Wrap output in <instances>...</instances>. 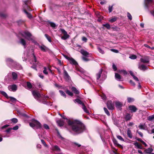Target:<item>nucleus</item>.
<instances>
[{
  "instance_id": "72a5a7b5",
  "label": "nucleus",
  "mask_w": 154,
  "mask_h": 154,
  "mask_svg": "<svg viewBox=\"0 0 154 154\" xmlns=\"http://www.w3.org/2000/svg\"><path fill=\"white\" fill-rule=\"evenodd\" d=\"M153 151L152 149L151 148H149L146 149L145 151L146 152L148 153H149Z\"/></svg>"
},
{
  "instance_id": "ddd939ff",
  "label": "nucleus",
  "mask_w": 154,
  "mask_h": 154,
  "mask_svg": "<svg viewBox=\"0 0 154 154\" xmlns=\"http://www.w3.org/2000/svg\"><path fill=\"white\" fill-rule=\"evenodd\" d=\"M138 68L141 70L145 71L148 69V67L143 64H139L138 65Z\"/></svg>"
},
{
  "instance_id": "4be33fe9",
  "label": "nucleus",
  "mask_w": 154,
  "mask_h": 154,
  "mask_svg": "<svg viewBox=\"0 0 154 154\" xmlns=\"http://www.w3.org/2000/svg\"><path fill=\"white\" fill-rule=\"evenodd\" d=\"M127 134L128 137L131 139L132 137V135L131 133V130L129 129H128L127 130Z\"/></svg>"
},
{
  "instance_id": "39448f33",
  "label": "nucleus",
  "mask_w": 154,
  "mask_h": 154,
  "mask_svg": "<svg viewBox=\"0 0 154 154\" xmlns=\"http://www.w3.org/2000/svg\"><path fill=\"white\" fill-rule=\"evenodd\" d=\"M23 2L25 5V6L24 7V10L25 9L26 10H27L29 11H31L30 8L28 6V5L30 4L31 3L29 0L25 1Z\"/></svg>"
},
{
  "instance_id": "a878e982",
  "label": "nucleus",
  "mask_w": 154,
  "mask_h": 154,
  "mask_svg": "<svg viewBox=\"0 0 154 154\" xmlns=\"http://www.w3.org/2000/svg\"><path fill=\"white\" fill-rule=\"evenodd\" d=\"M72 90L75 94H78L79 93V91L77 90V89L74 87H72L71 88Z\"/></svg>"
},
{
  "instance_id": "c756f323",
  "label": "nucleus",
  "mask_w": 154,
  "mask_h": 154,
  "mask_svg": "<svg viewBox=\"0 0 154 154\" xmlns=\"http://www.w3.org/2000/svg\"><path fill=\"white\" fill-rule=\"evenodd\" d=\"M131 118V116L129 114H127L125 117V120L127 121L129 120Z\"/></svg>"
},
{
  "instance_id": "aec40b11",
  "label": "nucleus",
  "mask_w": 154,
  "mask_h": 154,
  "mask_svg": "<svg viewBox=\"0 0 154 154\" xmlns=\"http://www.w3.org/2000/svg\"><path fill=\"white\" fill-rule=\"evenodd\" d=\"M12 79L14 80H16L17 79V73L14 72H12Z\"/></svg>"
},
{
  "instance_id": "e433bc0d",
  "label": "nucleus",
  "mask_w": 154,
  "mask_h": 154,
  "mask_svg": "<svg viewBox=\"0 0 154 154\" xmlns=\"http://www.w3.org/2000/svg\"><path fill=\"white\" fill-rule=\"evenodd\" d=\"M117 20V17H113L112 19H110V20H109V21L111 23H113L114 22H115V21H116Z\"/></svg>"
},
{
  "instance_id": "a18cd8bd",
  "label": "nucleus",
  "mask_w": 154,
  "mask_h": 154,
  "mask_svg": "<svg viewBox=\"0 0 154 154\" xmlns=\"http://www.w3.org/2000/svg\"><path fill=\"white\" fill-rule=\"evenodd\" d=\"M117 137L118 139H119V140H120L121 141H124V139L121 136L117 135Z\"/></svg>"
},
{
  "instance_id": "7ed1b4c3",
  "label": "nucleus",
  "mask_w": 154,
  "mask_h": 154,
  "mask_svg": "<svg viewBox=\"0 0 154 154\" xmlns=\"http://www.w3.org/2000/svg\"><path fill=\"white\" fill-rule=\"evenodd\" d=\"M75 103H77L78 104L82 105V108L85 112L89 115L90 113L87 110L86 107L85 106L84 104L79 99H76L74 100Z\"/></svg>"
},
{
  "instance_id": "e2e57ef3",
  "label": "nucleus",
  "mask_w": 154,
  "mask_h": 154,
  "mask_svg": "<svg viewBox=\"0 0 154 154\" xmlns=\"http://www.w3.org/2000/svg\"><path fill=\"white\" fill-rule=\"evenodd\" d=\"M60 30L62 33H63L64 34L67 33L66 32L64 29H60Z\"/></svg>"
},
{
  "instance_id": "f8f14e48",
  "label": "nucleus",
  "mask_w": 154,
  "mask_h": 154,
  "mask_svg": "<svg viewBox=\"0 0 154 154\" xmlns=\"http://www.w3.org/2000/svg\"><path fill=\"white\" fill-rule=\"evenodd\" d=\"M129 110L132 112H135L137 110V108L134 105H130L128 107Z\"/></svg>"
},
{
  "instance_id": "f257e3e1",
  "label": "nucleus",
  "mask_w": 154,
  "mask_h": 154,
  "mask_svg": "<svg viewBox=\"0 0 154 154\" xmlns=\"http://www.w3.org/2000/svg\"><path fill=\"white\" fill-rule=\"evenodd\" d=\"M67 122L72 131L77 134L82 133L85 129L84 125L78 120H69Z\"/></svg>"
},
{
  "instance_id": "c03bdc74",
  "label": "nucleus",
  "mask_w": 154,
  "mask_h": 154,
  "mask_svg": "<svg viewBox=\"0 0 154 154\" xmlns=\"http://www.w3.org/2000/svg\"><path fill=\"white\" fill-rule=\"evenodd\" d=\"M59 92L60 93V94L61 95H62L63 97H66V94H65V93L63 91H62V90H60Z\"/></svg>"
},
{
  "instance_id": "20e7f679",
  "label": "nucleus",
  "mask_w": 154,
  "mask_h": 154,
  "mask_svg": "<svg viewBox=\"0 0 154 154\" xmlns=\"http://www.w3.org/2000/svg\"><path fill=\"white\" fill-rule=\"evenodd\" d=\"M21 34L24 37L29 41L32 40L31 38V34L28 31L23 32L21 33Z\"/></svg>"
},
{
  "instance_id": "a19ab883",
  "label": "nucleus",
  "mask_w": 154,
  "mask_h": 154,
  "mask_svg": "<svg viewBox=\"0 0 154 154\" xmlns=\"http://www.w3.org/2000/svg\"><path fill=\"white\" fill-rule=\"evenodd\" d=\"M27 87L29 89H31L32 87V85L31 83L29 82H27Z\"/></svg>"
},
{
  "instance_id": "680f3d73",
  "label": "nucleus",
  "mask_w": 154,
  "mask_h": 154,
  "mask_svg": "<svg viewBox=\"0 0 154 154\" xmlns=\"http://www.w3.org/2000/svg\"><path fill=\"white\" fill-rule=\"evenodd\" d=\"M110 50L116 53H118L119 52V51L116 49H110Z\"/></svg>"
},
{
  "instance_id": "f03ea898",
  "label": "nucleus",
  "mask_w": 154,
  "mask_h": 154,
  "mask_svg": "<svg viewBox=\"0 0 154 154\" xmlns=\"http://www.w3.org/2000/svg\"><path fill=\"white\" fill-rule=\"evenodd\" d=\"M6 62L8 65L10 67H13L17 69H22V67L20 64L14 61L10 58H7Z\"/></svg>"
},
{
  "instance_id": "49530a36",
  "label": "nucleus",
  "mask_w": 154,
  "mask_h": 154,
  "mask_svg": "<svg viewBox=\"0 0 154 154\" xmlns=\"http://www.w3.org/2000/svg\"><path fill=\"white\" fill-rule=\"evenodd\" d=\"M66 93L70 96H72L73 95V93L69 90L66 91Z\"/></svg>"
},
{
  "instance_id": "423d86ee",
  "label": "nucleus",
  "mask_w": 154,
  "mask_h": 154,
  "mask_svg": "<svg viewBox=\"0 0 154 154\" xmlns=\"http://www.w3.org/2000/svg\"><path fill=\"white\" fill-rule=\"evenodd\" d=\"M8 88L9 91L15 92L17 90V86L15 84L10 85L8 86Z\"/></svg>"
},
{
  "instance_id": "412c9836",
  "label": "nucleus",
  "mask_w": 154,
  "mask_h": 154,
  "mask_svg": "<svg viewBox=\"0 0 154 154\" xmlns=\"http://www.w3.org/2000/svg\"><path fill=\"white\" fill-rule=\"evenodd\" d=\"M52 149L53 150L57 151H60V149L59 147L56 145L53 146Z\"/></svg>"
},
{
  "instance_id": "09e8293b",
  "label": "nucleus",
  "mask_w": 154,
  "mask_h": 154,
  "mask_svg": "<svg viewBox=\"0 0 154 154\" xmlns=\"http://www.w3.org/2000/svg\"><path fill=\"white\" fill-rule=\"evenodd\" d=\"M129 57L132 59H135L137 58V56L135 55H132L130 56Z\"/></svg>"
},
{
  "instance_id": "4d7b16f0",
  "label": "nucleus",
  "mask_w": 154,
  "mask_h": 154,
  "mask_svg": "<svg viewBox=\"0 0 154 154\" xmlns=\"http://www.w3.org/2000/svg\"><path fill=\"white\" fill-rule=\"evenodd\" d=\"M41 141L42 142V143L45 146H47V144H46V143L44 141V140H43L42 139L41 140Z\"/></svg>"
},
{
  "instance_id": "f704fd0d",
  "label": "nucleus",
  "mask_w": 154,
  "mask_h": 154,
  "mask_svg": "<svg viewBox=\"0 0 154 154\" xmlns=\"http://www.w3.org/2000/svg\"><path fill=\"white\" fill-rule=\"evenodd\" d=\"M0 93L1 94H2V95H3L6 98H8L9 97H8L7 94L5 92L3 91H1L0 92Z\"/></svg>"
},
{
  "instance_id": "0e129e2a",
  "label": "nucleus",
  "mask_w": 154,
  "mask_h": 154,
  "mask_svg": "<svg viewBox=\"0 0 154 154\" xmlns=\"http://www.w3.org/2000/svg\"><path fill=\"white\" fill-rule=\"evenodd\" d=\"M137 132L139 134L141 137H143V134L141 132L138 131V130H137Z\"/></svg>"
},
{
  "instance_id": "a211bd4d",
  "label": "nucleus",
  "mask_w": 154,
  "mask_h": 154,
  "mask_svg": "<svg viewBox=\"0 0 154 154\" xmlns=\"http://www.w3.org/2000/svg\"><path fill=\"white\" fill-rule=\"evenodd\" d=\"M39 47L41 50L45 52L48 50V48L44 45H39Z\"/></svg>"
},
{
  "instance_id": "bf43d9fd",
  "label": "nucleus",
  "mask_w": 154,
  "mask_h": 154,
  "mask_svg": "<svg viewBox=\"0 0 154 154\" xmlns=\"http://www.w3.org/2000/svg\"><path fill=\"white\" fill-rule=\"evenodd\" d=\"M44 128L46 129H49V126L46 124H44Z\"/></svg>"
},
{
  "instance_id": "dca6fc26",
  "label": "nucleus",
  "mask_w": 154,
  "mask_h": 154,
  "mask_svg": "<svg viewBox=\"0 0 154 154\" xmlns=\"http://www.w3.org/2000/svg\"><path fill=\"white\" fill-rule=\"evenodd\" d=\"M103 69H100L99 70L98 72L96 74V79L97 80L99 79L101 76V75Z\"/></svg>"
},
{
  "instance_id": "6ab92c4d",
  "label": "nucleus",
  "mask_w": 154,
  "mask_h": 154,
  "mask_svg": "<svg viewBox=\"0 0 154 154\" xmlns=\"http://www.w3.org/2000/svg\"><path fill=\"white\" fill-rule=\"evenodd\" d=\"M138 127L141 129L145 130L146 127L145 124L140 123Z\"/></svg>"
},
{
  "instance_id": "f3484780",
  "label": "nucleus",
  "mask_w": 154,
  "mask_h": 154,
  "mask_svg": "<svg viewBox=\"0 0 154 154\" xmlns=\"http://www.w3.org/2000/svg\"><path fill=\"white\" fill-rule=\"evenodd\" d=\"M81 53L84 56L86 57H88L89 53L87 51H85L84 49H82L80 51Z\"/></svg>"
},
{
  "instance_id": "2f4dec72",
  "label": "nucleus",
  "mask_w": 154,
  "mask_h": 154,
  "mask_svg": "<svg viewBox=\"0 0 154 154\" xmlns=\"http://www.w3.org/2000/svg\"><path fill=\"white\" fill-rule=\"evenodd\" d=\"M116 107L119 108L122 106V104L120 102H117L116 103Z\"/></svg>"
},
{
  "instance_id": "69168bd1",
  "label": "nucleus",
  "mask_w": 154,
  "mask_h": 154,
  "mask_svg": "<svg viewBox=\"0 0 154 154\" xmlns=\"http://www.w3.org/2000/svg\"><path fill=\"white\" fill-rule=\"evenodd\" d=\"M82 59L83 60L85 61H87L89 60V59L85 57H82Z\"/></svg>"
},
{
  "instance_id": "13d9d810",
  "label": "nucleus",
  "mask_w": 154,
  "mask_h": 154,
  "mask_svg": "<svg viewBox=\"0 0 154 154\" xmlns=\"http://www.w3.org/2000/svg\"><path fill=\"white\" fill-rule=\"evenodd\" d=\"M73 143L74 144L75 146L80 147L81 146V145L79 144V143H76V142H74Z\"/></svg>"
},
{
  "instance_id": "8fccbe9b",
  "label": "nucleus",
  "mask_w": 154,
  "mask_h": 154,
  "mask_svg": "<svg viewBox=\"0 0 154 154\" xmlns=\"http://www.w3.org/2000/svg\"><path fill=\"white\" fill-rule=\"evenodd\" d=\"M12 122L15 123H17L18 122L17 119L15 118H13L11 120Z\"/></svg>"
},
{
  "instance_id": "c9c22d12",
  "label": "nucleus",
  "mask_w": 154,
  "mask_h": 154,
  "mask_svg": "<svg viewBox=\"0 0 154 154\" xmlns=\"http://www.w3.org/2000/svg\"><path fill=\"white\" fill-rule=\"evenodd\" d=\"M128 102V103H131L134 101V99L131 97H128L127 98Z\"/></svg>"
},
{
  "instance_id": "9b49d317",
  "label": "nucleus",
  "mask_w": 154,
  "mask_h": 154,
  "mask_svg": "<svg viewBox=\"0 0 154 154\" xmlns=\"http://www.w3.org/2000/svg\"><path fill=\"white\" fill-rule=\"evenodd\" d=\"M145 5L147 8H149L150 5L153 3L152 0H145Z\"/></svg>"
},
{
  "instance_id": "2eb2a0df",
  "label": "nucleus",
  "mask_w": 154,
  "mask_h": 154,
  "mask_svg": "<svg viewBox=\"0 0 154 154\" xmlns=\"http://www.w3.org/2000/svg\"><path fill=\"white\" fill-rule=\"evenodd\" d=\"M66 58L70 61V63L71 64L76 65L77 64V62L72 58L66 57Z\"/></svg>"
},
{
  "instance_id": "58836bf2",
  "label": "nucleus",
  "mask_w": 154,
  "mask_h": 154,
  "mask_svg": "<svg viewBox=\"0 0 154 154\" xmlns=\"http://www.w3.org/2000/svg\"><path fill=\"white\" fill-rule=\"evenodd\" d=\"M9 98L10 99V100L13 103H14L15 102L17 101V99L14 97H10Z\"/></svg>"
},
{
  "instance_id": "864d4df0",
  "label": "nucleus",
  "mask_w": 154,
  "mask_h": 154,
  "mask_svg": "<svg viewBox=\"0 0 154 154\" xmlns=\"http://www.w3.org/2000/svg\"><path fill=\"white\" fill-rule=\"evenodd\" d=\"M127 17H128V19H129L130 20H131L132 19V16L130 14V13L128 12L127 13Z\"/></svg>"
},
{
  "instance_id": "79ce46f5",
  "label": "nucleus",
  "mask_w": 154,
  "mask_h": 154,
  "mask_svg": "<svg viewBox=\"0 0 154 154\" xmlns=\"http://www.w3.org/2000/svg\"><path fill=\"white\" fill-rule=\"evenodd\" d=\"M103 26L106 27L108 29H109L110 28V25L108 23H106L103 25Z\"/></svg>"
},
{
  "instance_id": "6e6d98bb",
  "label": "nucleus",
  "mask_w": 154,
  "mask_h": 154,
  "mask_svg": "<svg viewBox=\"0 0 154 154\" xmlns=\"http://www.w3.org/2000/svg\"><path fill=\"white\" fill-rule=\"evenodd\" d=\"M82 41L84 42H87V39L85 37H83L82 38Z\"/></svg>"
},
{
  "instance_id": "0eeeda50",
  "label": "nucleus",
  "mask_w": 154,
  "mask_h": 154,
  "mask_svg": "<svg viewBox=\"0 0 154 154\" xmlns=\"http://www.w3.org/2000/svg\"><path fill=\"white\" fill-rule=\"evenodd\" d=\"M140 62L143 63H149V57L148 56H144L140 59Z\"/></svg>"
},
{
  "instance_id": "6e6552de",
  "label": "nucleus",
  "mask_w": 154,
  "mask_h": 154,
  "mask_svg": "<svg viewBox=\"0 0 154 154\" xmlns=\"http://www.w3.org/2000/svg\"><path fill=\"white\" fill-rule=\"evenodd\" d=\"M63 75L64 78L67 80H69L70 79V77L68 74L67 72L64 69V67H63Z\"/></svg>"
},
{
  "instance_id": "7c9ffc66",
  "label": "nucleus",
  "mask_w": 154,
  "mask_h": 154,
  "mask_svg": "<svg viewBox=\"0 0 154 154\" xmlns=\"http://www.w3.org/2000/svg\"><path fill=\"white\" fill-rule=\"evenodd\" d=\"M23 11H24V12L27 15V17L29 18H32V15L30 14H29V13L28 12L26 11V10L25 9L24 10H23Z\"/></svg>"
},
{
  "instance_id": "37998d69",
  "label": "nucleus",
  "mask_w": 154,
  "mask_h": 154,
  "mask_svg": "<svg viewBox=\"0 0 154 154\" xmlns=\"http://www.w3.org/2000/svg\"><path fill=\"white\" fill-rule=\"evenodd\" d=\"M104 110L108 116L110 115V113L109 112V111L107 110V109L105 107H104Z\"/></svg>"
},
{
  "instance_id": "774afa93",
  "label": "nucleus",
  "mask_w": 154,
  "mask_h": 154,
  "mask_svg": "<svg viewBox=\"0 0 154 154\" xmlns=\"http://www.w3.org/2000/svg\"><path fill=\"white\" fill-rule=\"evenodd\" d=\"M133 86H135V83L133 82V81L131 80H130L129 82Z\"/></svg>"
},
{
  "instance_id": "3c124183",
  "label": "nucleus",
  "mask_w": 154,
  "mask_h": 154,
  "mask_svg": "<svg viewBox=\"0 0 154 154\" xmlns=\"http://www.w3.org/2000/svg\"><path fill=\"white\" fill-rule=\"evenodd\" d=\"M113 143L115 145H116L117 146H121V145L119 143H118V142L117 140H115L113 141Z\"/></svg>"
},
{
  "instance_id": "c85d7f7f",
  "label": "nucleus",
  "mask_w": 154,
  "mask_h": 154,
  "mask_svg": "<svg viewBox=\"0 0 154 154\" xmlns=\"http://www.w3.org/2000/svg\"><path fill=\"white\" fill-rule=\"evenodd\" d=\"M69 37V35L67 34V33H66L64 34L63 36L61 37V38L62 39L66 40Z\"/></svg>"
},
{
  "instance_id": "cd10ccee",
  "label": "nucleus",
  "mask_w": 154,
  "mask_h": 154,
  "mask_svg": "<svg viewBox=\"0 0 154 154\" xmlns=\"http://www.w3.org/2000/svg\"><path fill=\"white\" fill-rule=\"evenodd\" d=\"M115 77L117 80L119 81H121V77L120 75L119 74L116 73L115 74Z\"/></svg>"
},
{
  "instance_id": "473e14b6",
  "label": "nucleus",
  "mask_w": 154,
  "mask_h": 154,
  "mask_svg": "<svg viewBox=\"0 0 154 154\" xmlns=\"http://www.w3.org/2000/svg\"><path fill=\"white\" fill-rule=\"evenodd\" d=\"M45 36L48 41L50 42H51V38L48 34H46L45 35Z\"/></svg>"
},
{
  "instance_id": "ea45409f",
  "label": "nucleus",
  "mask_w": 154,
  "mask_h": 154,
  "mask_svg": "<svg viewBox=\"0 0 154 154\" xmlns=\"http://www.w3.org/2000/svg\"><path fill=\"white\" fill-rule=\"evenodd\" d=\"M97 49L99 52H100V53H101L102 54H103L104 53V51L102 50L100 47H97Z\"/></svg>"
},
{
  "instance_id": "b1692460",
  "label": "nucleus",
  "mask_w": 154,
  "mask_h": 154,
  "mask_svg": "<svg viewBox=\"0 0 154 154\" xmlns=\"http://www.w3.org/2000/svg\"><path fill=\"white\" fill-rule=\"evenodd\" d=\"M57 123L59 126H62L64 125V122L63 120H58L57 121Z\"/></svg>"
},
{
  "instance_id": "4468645a",
  "label": "nucleus",
  "mask_w": 154,
  "mask_h": 154,
  "mask_svg": "<svg viewBox=\"0 0 154 154\" xmlns=\"http://www.w3.org/2000/svg\"><path fill=\"white\" fill-rule=\"evenodd\" d=\"M32 122L30 123L29 125L31 127L34 128L37 124L36 122H38L34 119H32Z\"/></svg>"
},
{
  "instance_id": "de8ad7c7",
  "label": "nucleus",
  "mask_w": 154,
  "mask_h": 154,
  "mask_svg": "<svg viewBox=\"0 0 154 154\" xmlns=\"http://www.w3.org/2000/svg\"><path fill=\"white\" fill-rule=\"evenodd\" d=\"M154 119V114L148 117V120L149 121H152Z\"/></svg>"
},
{
  "instance_id": "bb28decb",
  "label": "nucleus",
  "mask_w": 154,
  "mask_h": 154,
  "mask_svg": "<svg viewBox=\"0 0 154 154\" xmlns=\"http://www.w3.org/2000/svg\"><path fill=\"white\" fill-rule=\"evenodd\" d=\"M33 62H34L35 63H34V64H35V63H37V64H38V65H39L40 63L38 61H37L36 60V57L35 55L34 54H33Z\"/></svg>"
},
{
  "instance_id": "5701e85b",
  "label": "nucleus",
  "mask_w": 154,
  "mask_h": 154,
  "mask_svg": "<svg viewBox=\"0 0 154 154\" xmlns=\"http://www.w3.org/2000/svg\"><path fill=\"white\" fill-rule=\"evenodd\" d=\"M134 145L135 146H136L137 148L142 149H143L142 146L139 144L138 143L136 142L134 143Z\"/></svg>"
},
{
  "instance_id": "4c0bfd02",
  "label": "nucleus",
  "mask_w": 154,
  "mask_h": 154,
  "mask_svg": "<svg viewBox=\"0 0 154 154\" xmlns=\"http://www.w3.org/2000/svg\"><path fill=\"white\" fill-rule=\"evenodd\" d=\"M37 122V124L35 126L36 127V128H41V125L40 123L38 122Z\"/></svg>"
},
{
  "instance_id": "338daca9",
  "label": "nucleus",
  "mask_w": 154,
  "mask_h": 154,
  "mask_svg": "<svg viewBox=\"0 0 154 154\" xmlns=\"http://www.w3.org/2000/svg\"><path fill=\"white\" fill-rule=\"evenodd\" d=\"M112 68L115 71L116 70L117 68L116 66L114 64H113L112 65Z\"/></svg>"
},
{
  "instance_id": "603ef678",
  "label": "nucleus",
  "mask_w": 154,
  "mask_h": 154,
  "mask_svg": "<svg viewBox=\"0 0 154 154\" xmlns=\"http://www.w3.org/2000/svg\"><path fill=\"white\" fill-rule=\"evenodd\" d=\"M112 9H113V5H112L111 6H109V7L108 10L109 13H111L112 11Z\"/></svg>"
},
{
  "instance_id": "052dcab7",
  "label": "nucleus",
  "mask_w": 154,
  "mask_h": 154,
  "mask_svg": "<svg viewBox=\"0 0 154 154\" xmlns=\"http://www.w3.org/2000/svg\"><path fill=\"white\" fill-rule=\"evenodd\" d=\"M50 24L51 26L53 28H54L56 26V24L54 23L50 22Z\"/></svg>"
},
{
  "instance_id": "5fc2aeb1",
  "label": "nucleus",
  "mask_w": 154,
  "mask_h": 154,
  "mask_svg": "<svg viewBox=\"0 0 154 154\" xmlns=\"http://www.w3.org/2000/svg\"><path fill=\"white\" fill-rule=\"evenodd\" d=\"M43 72L46 75L48 74V72L47 71V70L46 67H44V70L43 71Z\"/></svg>"
},
{
  "instance_id": "9d476101",
  "label": "nucleus",
  "mask_w": 154,
  "mask_h": 154,
  "mask_svg": "<svg viewBox=\"0 0 154 154\" xmlns=\"http://www.w3.org/2000/svg\"><path fill=\"white\" fill-rule=\"evenodd\" d=\"M32 93L35 98L36 99H38L41 97V95L38 92L36 91H33Z\"/></svg>"
},
{
  "instance_id": "1a4fd4ad",
  "label": "nucleus",
  "mask_w": 154,
  "mask_h": 154,
  "mask_svg": "<svg viewBox=\"0 0 154 154\" xmlns=\"http://www.w3.org/2000/svg\"><path fill=\"white\" fill-rule=\"evenodd\" d=\"M107 105L109 109L113 110L114 109V106L111 101H108L107 103Z\"/></svg>"
},
{
  "instance_id": "393cba45",
  "label": "nucleus",
  "mask_w": 154,
  "mask_h": 154,
  "mask_svg": "<svg viewBox=\"0 0 154 154\" xmlns=\"http://www.w3.org/2000/svg\"><path fill=\"white\" fill-rule=\"evenodd\" d=\"M20 43L23 46H24V48H26V42L25 40L23 38H21L20 39Z\"/></svg>"
}]
</instances>
